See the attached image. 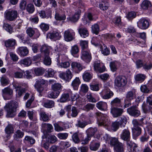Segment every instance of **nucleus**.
I'll return each instance as SVG.
<instances>
[{"label":"nucleus","instance_id":"obj_1","mask_svg":"<svg viewBox=\"0 0 152 152\" xmlns=\"http://www.w3.org/2000/svg\"><path fill=\"white\" fill-rule=\"evenodd\" d=\"M18 106V103L16 102H13L7 104L5 106L6 110L7 112V117H14L15 115V112Z\"/></svg>","mask_w":152,"mask_h":152},{"label":"nucleus","instance_id":"obj_2","mask_svg":"<svg viewBox=\"0 0 152 152\" xmlns=\"http://www.w3.org/2000/svg\"><path fill=\"white\" fill-rule=\"evenodd\" d=\"M97 117V121L99 126H107L108 125V119L107 115L101 113H96Z\"/></svg>","mask_w":152,"mask_h":152},{"label":"nucleus","instance_id":"obj_3","mask_svg":"<svg viewBox=\"0 0 152 152\" xmlns=\"http://www.w3.org/2000/svg\"><path fill=\"white\" fill-rule=\"evenodd\" d=\"M18 15L17 11L15 10H7L4 13L5 19L10 21H15L17 18Z\"/></svg>","mask_w":152,"mask_h":152},{"label":"nucleus","instance_id":"obj_4","mask_svg":"<svg viewBox=\"0 0 152 152\" xmlns=\"http://www.w3.org/2000/svg\"><path fill=\"white\" fill-rule=\"evenodd\" d=\"M135 91L133 90L128 91L126 94V99L124 101V107L126 108L131 105L130 101L135 97Z\"/></svg>","mask_w":152,"mask_h":152},{"label":"nucleus","instance_id":"obj_5","mask_svg":"<svg viewBox=\"0 0 152 152\" xmlns=\"http://www.w3.org/2000/svg\"><path fill=\"white\" fill-rule=\"evenodd\" d=\"M127 83L126 79L123 76H118L115 80V85L118 88L124 86Z\"/></svg>","mask_w":152,"mask_h":152},{"label":"nucleus","instance_id":"obj_6","mask_svg":"<svg viewBox=\"0 0 152 152\" xmlns=\"http://www.w3.org/2000/svg\"><path fill=\"white\" fill-rule=\"evenodd\" d=\"M75 33L69 29L65 31L64 33V38L67 42H70L75 39Z\"/></svg>","mask_w":152,"mask_h":152},{"label":"nucleus","instance_id":"obj_7","mask_svg":"<svg viewBox=\"0 0 152 152\" xmlns=\"http://www.w3.org/2000/svg\"><path fill=\"white\" fill-rule=\"evenodd\" d=\"M132 123L134 125V127L133 128V130H134V134L137 136H138L141 133V129L139 127V126L141 125V124H140L136 119H134L132 121Z\"/></svg>","mask_w":152,"mask_h":152},{"label":"nucleus","instance_id":"obj_8","mask_svg":"<svg viewBox=\"0 0 152 152\" xmlns=\"http://www.w3.org/2000/svg\"><path fill=\"white\" fill-rule=\"evenodd\" d=\"M59 77L62 79L69 82L72 78L73 75L69 69H67L65 72H62L60 74Z\"/></svg>","mask_w":152,"mask_h":152},{"label":"nucleus","instance_id":"obj_9","mask_svg":"<svg viewBox=\"0 0 152 152\" xmlns=\"http://www.w3.org/2000/svg\"><path fill=\"white\" fill-rule=\"evenodd\" d=\"M127 112L131 115L137 117L140 115V112L136 106H133L127 109Z\"/></svg>","mask_w":152,"mask_h":152},{"label":"nucleus","instance_id":"obj_10","mask_svg":"<svg viewBox=\"0 0 152 152\" xmlns=\"http://www.w3.org/2000/svg\"><path fill=\"white\" fill-rule=\"evenodd\" d=\"M45 83V80L43 79H38L35 84L34 86L37 91L40 94L43 91L44 88L42 86Z\"/></svg>","mask_w":152,"mask_h":152},{"label":"nucleus","instance_id":"obj_11","mask_svg":"<svg viewBox=\"0 0 152 152\" xmlns=\"http://www.w3.org/2000/svg\"><path fill=\"white\" fill-rule=\"evenodd\" d=\"M124 112L123 109L115 107H111L110 113L114 118L120 116Z\"/></svg>","mask_w":152,"mask_h":152},{"label":"nucleus","instance_id":"obj_12","mask_svg":"<svg viewBox=\"0 0 152 152\" xmlns=\"http://www.w3.org/2000/svg\"><path fill=\"white\" fill-rule=\"evenodd\" d=\"M138 26L142 29H146L149 26L148 20L145 18H142L139 20L137 23Z\"/></svg>","mask_w":152,"mask_h":152},{"label":"nucleus","instance_id":"obj_13","mask_svg":"<svg viewBox=\"0 0 152 152\" xmlns=\"http://www.w3.org/2000/svg\"><path fill=\"white\" fill-rule=\"evenodd\" d=\"M96 46H98L100 49L102 53L104 55L107 56L110 53L109 50L107 48V46L104 44H96Z\"/></svg>","mask_w":152,"mask_h":152},{"label":"nucleus","instance_id":"obj_14","mask_svg":"<svg viewBox=\"0 0 152 152\" xmlns=\"http://www.w3.org/2000/svg\"><path fill=\"white\" fill-rule=\"evenodd\" d=\"M121 138L124 140H130V133L128 129L124 130L121 135Z\"/></svg>","mask_w":152,"mask_h":152},{"label":"nucleus","instance_id":"obj_15","mask_svg":"<svg viewBox=\"0 0 152 152\" xmlns=\"http://www.w3.org/2000/svg\"><path fill=\"white\" fill-rule=\"evenodd\" d=\"M94 67L95 70L100 72H103L105 70V67L101 65L98 61H95L94 63Z\"/></svg>","mask_w":152,"mask_h":152},{"label":"nucleus","instance_id":"obj_16","mask_svg":"<svg viewBox=\"0 0 152 152\" xmlns=\"http://www.w3.org/2000/svg\"><path fill=\"white\" fill-rule=\"evenodd\" d=\"M96 107L99 109L103 111H106L107 109V103L104 102L100 101L96 104Z\"/></svg>","mask_w":152,"mask_h":152},{"label":"nucleus","instance_id":"obj_17","mask_svg":"<svg viewBox=\"0 0 152 152\" xmlns=\"http://www.w3.org/2000/svg\"><path fill=\"white\" fill-rule=\"evenodd\" d=\"M78 31L80 36L82 37L85 38L88 37L89 35L88 31L85 28H80L78 29Z\"/></svg>","mask_w":152,"mask_h":152},{"label":"nucleus","instance_id":"obj_18","mask_svg":"<svg viewBox=\"0 0 152 152\" xmlns=\"http://www.w3.org/2000/svg\"><path fill=\"white\" fill-rule=\"evenodd\" d=\"M18 52L23 56H27L28 53V50L26 47H20L18 48Z\"/></svg>","mask_w":152,"mask_h":152},{"label":"nucleus","instance_id":"obj_19","mask_svg":"<svg viewBox=\"0 0 152 152\" xmlns=\"http://www.w3.org/2000/svg\"><path fill=\"white\" fill-rule=\"evenodd\" d=\"M82 58L83 60L88 62H89L91 57V54L88 52L83 50L82 51Z\"/></svg>","mask_w":152,"mask_h":152},{"label":"nucleus","instance_id":"obj_20","mask_svg":"<svg viewBox=\"0 0 152 152\" xmlns=\"http://www.w3.org/2000/svg\"><path fill=\"white\" fill-rule=\"evenodd\" d=\"M105 94L102 95V97L104 99H108L110 98L113 95V93L111 91L109 88H107L104 90Z\"/></svg>","mask_w":152,"mask_h":152},{"label":"nucleus","instance_id":"obj_21","mask_svg":"<svg viewBox=\"0 0 152 152\" xmlns=\"http://www.w3.org/2000/svg\"><path fill=\"white\" fill-rule=\"evenodd\" d=\"M80 83V82L79 78L76 77L72 81L71 86L74 90H77Z\"/></svg>","mask_w":152,"mask_h":152},{"label":"nucleus","instance_id":"obj_22","mask_svg":"<svg viewBox=\"0 0 152 152\" xmlns=\"http://www.w3.org/2000/svg\"><path fill=\"white\" fill-rule=\"evenodd\" d=\"M40 119L44 121H48L50 120L49 116L44 111H41L39 113Z\"/></svg>","mask_w":152,"mask_h":152},{"label":"nucleus","instance_id":"obj_23","mask_svg":"<svg viewBox=\"0 0 152 152\" xmlns=\"http://www.w3.org/2000/svg\"><path fill=\"white\" fill-rule=\"evenodd\" d=\"M97 131V129L96 128H90L86 130L87 135L91 138V137L93 136Z\"/></svg>","mask_w":152,"mask_h":152},{"label":"nucleus","instance_id":"obj_24","mask_svg":"<svg viewBox=\"0 0 152 152\" xmlns=\"http://www.w3.org/2000/svg\"><path fill=\"white\" fill-rule=\"evenodd\" d=\"M71 67L73 69H77L81 71L83 69V67L80 64L76 62H72L71 64Z\"/></svg>","mask_w":152,"mask_h":152},{"label":"nucleus","instance_id":"obj_25","mask_svg":"<svg viewBox=\"0 0 152 152\" xmlns=\"http://www.w3.org/2000/svg\"><path fill=\"white\" fill-rule=\"evenodd\" d=\"M115 150L117 152H122L124 151V145L119 142L114 146Z\"/></svg>","mask_w":152,"mask_h":152},{"label":"nucleus","instance_id":"obj_26","mask_svg":"<svg viewBox=\"0 0 152 152\" xmlns=\"http://www.w3.org/2000/svg\"><path fill=\"white\" fill-rule=\"evenodd\" d=\"M50 49V47L47 46L45 45H43L40 49V51L43 53L44 55H49Z\"/></svg>","mask_w":152,"mask_h":152},{"label":"nucleus","instance_id":"obj_27","mask_svg":"<svg viewBox=\"0 0 152 152\" xmlns=\"http://www.w3.org/2000/svg\"><path fill=\"white\" fill-rule=\"evenodd\" d=\"M5 44L7 47H12L16 44L15 40L13 39H10L6 41Z\"/></svg>","mask_w":152,"mask_h":152},{"label":"nucleus","instance_id":"obj_28","mask_svg":"<svg viewBox=\"0 0 152 152\" xmlns=\"http://www.w3.org/2000/svg\"><path fill=\"white\" fill-rule=\"evenodd\" d=\"M3 95L4 96L6 95L11 96L13 94V90L9 87L4 88L2 90Z\"/></svg>","mask_w":152,"mask_h":152},{"label":"nucleus","instance_id":"obj_29","mask_svg":"<svg viewBox=\"0 0 152 152\" xmlns=\"http://www.w3.org/2000/svg\"><path fill=\"white\" fill-rule=\"evenodd\" d=\"M54 102L52 100H47L45 102L43 103V106L48 108H51L54 106Z\"/></svg>","mask_w":152,"mask_h":152},{"label":"nucleus","instance_id":"obj_30","mask_svg":"<svg viewBox=\"0 0 152 152\" xmlns=\"http://www.w3.org/2000/svg\"><path fill=\"white\" fill-rule=\"evenodd\" d=\"M20 63L21 64H23L26 66H30L32 63L31 59L28 57H27L24 59L21 60Z\"/></svg>","mask_w":152,"mask_h":152},{"label":"nucleus","instance_id":"obj_31","mask_svg":"<svg viewBox=\"0 0 152 152\" xmlns=\"http://www.w3.org/2000/svg\"><path fill=\"white\" fill-rule=\"evenodd\" d=\"M83 78L85 81H89L92 78V75L89 72H85L83 74Z\"/></svg>","mask_w":152,"mask_h":152},{"label":"nucleus","instance_id":"obj_32","mask_svg":"<svg viewBox=\"0 0 152 152\" xmlns=\"http://www.w3.org/2000/svg\"><path fill=\"white\" fill-rule=\"evenodd\" d=\"M59 35L58 32L56 31H53L48 33L47 35V37L50 39L56 38Z\"/></svg>","mask_w":152,"mask_h":152},{"label":"nucleus","instance_id":"obj_33","mask_svg":"<svg viewBox=\"0 0 152 152\" xmlns=\"http://www.w3.org/2000/svg\"><path fill=\"white\" fill-rule=\"evenodd\" d=\"M43 63L46 65H50L51 64V61L49 55H44Z\"/></svg>","mask_w":152,"mask_h":152},{"label":"nucleus","instance_id":"obj_34","mask_svg":"<svg viewBox=\"0 0 152 152\" xmlns=\"http://www.w3.org/2000/svg\"><path fill=\"white\" fill-rule=\"evenodd\" d=\"M61 87L62 86L60 84L57 83L53 85L52 86V88L53 91L56 92H59L60 93Z\"/></svg>","mask_w":152,"mask_h":152},{"label":"nucleus","instance_id":"obj_35","mask_svg":"<svg viewBox=\"0 0 152 152\" xmlns=\"http://www.w3.org/2000/svg\"><path fill=\"white\" fill-rule=\"evenodd\" d=\"M142 108L143 112L144 113H147L150 112L151 107L144 102L142 105Z\"/></svg>","mask_w":152,"mask_h":152},{"label":"nucleus","instance_id":"obj_36","mask_svg":"<svg viewBox=\"0 0 152 152\" xmlns=\"http://www.w3.org/2000/svg\"><path fill=\"white\" fill-rule=\"evenodd\" d=\"M95 105L91 103H88L85 105L83 108V110L88 112L90 110H93L94 107Z\"/></svg>","mask_w":152,"mask_h":152},{"label":"nucleus","instance_id":"obj_37","mask_svg":"<svg viewBox=\"0 0 152 152\" xmlns=\"http://www.w3.org/2000/svg\"><path fill=\"white\" fill-rule=\"evenodd\" d=\"M151 6L150 2L147 0L144 1L141 4V7L143 10H147Z\"/></svg>","mask_w":152,"mask_h":152},{"label":"nucleus","instance_id":"obj_38","mask_svg":"<svg viewBox=\"0 0 152 152\" xmlns=\"http://www.w3.org/2000/svg\"><path fill=\"white\" fill-rule=\"evenodd\" d=\"M71 54L73 56L77 54L79 52V48L77 45H75L72 47L70 50Z\"/></svg>","mask_w":152,"mask_h":152},{"label":"nucleus","instance_id":"obj_39","mask_svg":"<svg viewBox=\"0 0 152 152\" xmlns=\"http://www.w3.org/2000/svg\"><path fill=\"white\" fill-rule=\"evenodd\" d=\"M121 102V99L118 98H115L111 102V107L118 106Z\"/></svg>","mask_w":152,"mask_h":152},{"label":"nucleus","instance_id":"obj_40","mask_svg":"<svg viewBox=\"0 0 152 152\" xmlns=\"http://www.w3.org/2000/svg\"><path fill=\"white\" fill-rule=\"evenodd\" d=\"M145 76L143 74H138L135 77V79L137 81L140 82L143 81L145 78Z\"/></svg>","mask_w":152,"mask_h":152},{"label":"nucleus","instance_id":"obj_41","mask_svg":"<svg viewBox=\"0 0 152 152\" xmlns=\"http://www.w3.org/2000/svg\"><path fill=\"white\" fill-rule=\"evenodd\" d=\"M3 28L11 34L13 32V29L12 26L7 23H4L3 26Z\"/></svg>","mask_w":152,"mask_h":152},{"label":"nucleus","instance_id":"obj_42","mask_svg":"<svg viewBox=\"0 0 152 152\" xmlns=\"http://www.w3.org/2000/svg\"><path fill=\"white\" fill-rule=\"evenodd\" d=\"M92 32L93 33L97 34L99 30V26L97 24H95L91 27Z\"/></svg>","mask_w":152,"mask_h":152},{"label":"nucleus","instance_id":"obj_43","mask_svg":"<svg viewBox=\"0 0 152 152\" xmlns=\"http://www.w3.org/2000/svg\"><path fill=\"white\" fill-rule=\"evenodd\" d=\"M88 41L86 40H80V45L82 50L87 48L88 47Z\"/></svg>","mask_w":152,"mask_h":152},{"label":"nucleus","instance_id":"obj_44","mask_svg":"<svg viewBox=\"0 0 152 152\" xmlns=\"http://www.w3.org/2000/svg\"><path fill=\"white\" fill-rule=\"evenodd\" d=\"M45 70L44 69L42 68H36L34 69V72L35 74L37 76H40L42 75Z\"/></svg>","mask_w":152,"mask_h":152},{"label":"nucleus","instance_id":"obj_45","mask_svg":"<svg viewBox=\"0 0 152 152\" xmlns=\"http://www.w3.org/2000/svg\"><path fill=\"white\" fill-rule=\"evenodd\" d=\"M14 129L12 126L10 124L8 125L5 129V132L6 134H10L13 133Z\"/></svg>","mask_w":152,"mask_h":152},{"label":"nucleus","instance_id":"obj_46","mask_svg":"<svg viewBox=\"0 0 152 152\" xmlns=\"http://www.w3.org/2000/svg\"><path fill=\"white\" fill-rule=\"evenodd\" d=\"M78 112L77 108L75 107H72V108L71 112L69 111V114L72 117H76L78 115Z\"/></svg>","mask_w":152,"mask_h":152},{"label":"nucleus","instance_id":"obj_47","mask_svg":"<svg viewBox=\"0 0 152 152\" xmlns=\"http://www.w3.org/2000/svg\"><path fill=\"white\" fill-rule=\"evenodd\" d=\"M99 146V143H92L90 145V149L92 151H96L98 149Z\"/></svg>","mask_w":152,"mask_h":152},{"label":"nucleus","instance_id":"obj_48","mask_svg":"<svg viewBox=\"0 0 152 152\" xmlns=\"http://www.w3.org/2000/svg\"><path fill=\"white\" fill-rule=\"evenodd\" d=\"M25 140L30 144H33L35 143V141L32 137L26 136L25 138Z\"/></svg>","mask_w":152,"mask_h":152},{"label":"nucleus","instance_id":"obj_49","mask_svg":"<svg viewBox=\"0 0 152 152\" xmlns=\"http://www.w3.org/2000/svg\"><path fill=\"white\" fill-rule=\"evenodd\" d=\"M42 127L43 129H45L46 128L48 132H51V130L53 129V127L52 125L49 124H42Z\"/></svg>","mask_w":152,"mask_h":152},{"label":"nucleus","instance_id":"obj_50","mask_svg":"<svg viewBox=\"0 0 152 152\" xmlns=\"http://www.w3.org/2000/svg\"><path fill=\"white\" fill-rule=\"evenodd\" d=\"M59 94V92L58 91L56 92L53 91L48 94V96L49 98H50L55 99L57 98Z\"/></svg>","mask_w":152,"mask_h":152},{"label":"nucleus","instance_id":"obj_51","mask_svg":"<svg viewBox=\"0 0 152 152\" xmlns=\"http://www.w3.org/2000/svg\"><path fill=\"white\" fill-rule=\"evenodd\" d=\"M119 126L120 124L119 122H114L112 123L111 128L114 131H115L119 128Z\"/></svg>","mask_w":152,"mask_h":152},{"label":"nucleus","instance_id":"obj_52","mask_svg":"<svg viewBox=\"0 0 152 152\" xmlns=\"http://www.w3.org/2000/svg\"><path fill=\"white\" fill-rule=\"evenodd\" d=\"M119 142L118 141V139L115 137H110V144L111 146H114L116 145V144L118 143Z\"/></svg>","mask_w":152,"mask_h":152},{"label":"nucleus","instance_id":"obj_53","mask_svg":"<svg viewBox=\"0 0 152 152\" xmlns=\"http://www.w3.org/2000/svg\"><path fill=\"white\" fill-rule=\"evenodd\" d=\"M0 81L2 85L6 86L9 84V80L8 79L4 76L1 77Z\"/></svg>","mask_w":152,"mask_h":152},{"label":"nucleus","instance_id":"obj_54","mask_svg":"<svg viewBox=\"0 0 152 152\" xmlns=\"http://www.w3.org/2000/svg\"><path fill=\"white\" fill-rule=\"evenodd\" d=\"M120 120V126L121 127H125L127 122V119L124 116H122L121 117Z\"/></svg>","mask_w":152,"mask_h":152},{"label":"nucleus","instance_id":"obj_55","mask_svg":"<svg viewBox=\"0 0 152 152\" xmlns=\"http://www.w3.org/2000/svg\"><path fill=\"white\" fill-rule=\"evenodd\" d=\"M39 26L41 30L43 31H47L49 28V25L44 23H41Z\"/></svg>","mask_w":152,"mask_h":152},{"label":"nucleus","instance_id":"obj_56","mask_svg":"<svg viewBox=\"0 0 152 152\" xmlns=\"http://www.w3.org/2000/svg\"><path fill=\"white\" fill-rule=\"evenodd\" d=\"M87 124V123L86 121L81 122L80 121H78L77 123L76 124V125L78 127L83 128Z\"/></svg>","mask_w":152,"mask_h":152},{"label":"nucleus","instance_id":"obj_57","mask_svg":"<svg viewBox=\"0 0 152 152\" xmlns=\"http://www.w3.org/2000/svg\"><path fill=\"white\" fill-rule=\"evenodd\" d=\"M69 94L68 93L63 94L60 99V101L61 102H65L69 99Z\"/></svg>","mask_w":152,"mask_h":152},{"label":"nucleus","instance_id":"obj_58","mask_svg":"<svg viewBox=\"0 0 152 152\" xmlns=\"http://www.w3.org/2000/svg\"><path fill=\"white\" fill-rule=\"evenodd\" d=\"M23 133L18 130L16 132L14 137L15 140H17L18 137L21 138L23 136Z\"/></svg>","mask_w":152,"mask_h":152},{"label":"nucleus","instance_id":"obj_59","mask_svg":"<svg viewBox=\"0 0 152 152\" xmlns=\"http://www.w3.org/2000/svg\"><path fill=\"white\" fill-rule=\"evenodd\" d=\"M15 91L17 96L20 97L22 96L24 93L26 92V90L24 88H22L20 89L15 90Z\"/></svg>","mask_w":152,"mask_h":152},{"label":"nucleus","instance_id":"obj_60","mask_svg":"<svg viewBox=\"0 0 152 152\" xmlns=\"http://www.w3.org/2000/svg\"><path fill=\"white\" fill-rule=\"evenodd\" d=\"M136 15L135 13L134 12H129L126 15V17L129 20L135 18Z\"/></svg>","mask_w":152,"mask_h":152},{"label":"nucleus","instance_id":"obj_61","mask_svg":"<svg viewBox=\"0 0 152 152\" xmlns=\"http://www.w3.org/2000/svg\"><path fill=\"white\" fill-rule=\"evenodd\" d=\"M26 33L30 37H32L35 33L34 29L31 28H28L26 30Z\"/></svg>","mask_w":152,"mask_h":152},{"label":"nucleus","instance_id":"obj_62","mask_svg":"<svg viewBox=\"0 0 152 152\" xmlns=\"http://www.w3.org/2000/svg\"><path fill=\"white\" fill-rule=\"evenodd\" d=\"M26 9L27 11L29 13H33L34 10V5L32 4H28L27 6Z\"/></svg>","mask_w":152,"mask_h":152},{"label":"nucleus","instance_id":"obj_63","mask_svg":"<svg viewBox=\"0 0 152 152\" xmlns=\"http://www.w3.org/2000/svg\"><path fill=\"white\" fill-rule=\"evenodd\" d=\"M100 9L103 10H105L108 9V3L102 2L99 5Z\"/></svg>","mask_w":152,"mask_h":152},{"label":"nucleus","instance_id":"obj_64","mask_svg":"<svg viewBox=\"0 0 152 152\" xmlns=\"http://www.w3.org/2000/svg\"><path fill=\"white\" fill-rule=\"evenodd\" d=\"M114 23L115 25L118 26L120 28H121L122 26V22L121 17H118L116 18L114 22Z\"/></svg>","mask_w":152,"mask_h":152}]
</instances>
